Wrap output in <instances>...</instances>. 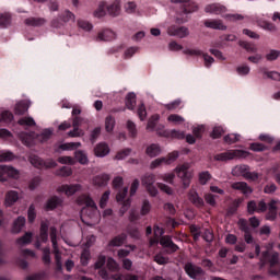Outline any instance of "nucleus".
Returning a JSON list of instances; mask_svg holds the SVG:
<instances>
[{"mask_svg": "<svg viewBox=\"0 0 280 280\" xmlns=\"http://www.w3.org/2000/svg\"><path fill=\"white\" fill-rule=\"evenodd\" d=\"M19 201V192L16 190H9L5 194L4 205L5 207H12Z\"/></svg>", "mask_w": 280, "mask_h": 280, "instance_id": "5701e85b", "label": "nucleus"}, {"mask_svg": "<svg viewBox=\"0 0 280 280\" xmlns=\"http://www.w3.org/2000/svg\"><path fill=\"white\" fill-rule=\"evenodd\" d=\"M260 27H264V30H268L269 32H276L277 25L275 23H271L270 21H262L260 23Z\"/></svg>", "mask_w": 280, "mask_h": 280, "instance_id": "e2e57ef3", "label": "nucleus"}, {"mask_svg": "<svg viewBox=\"0 0 280 280\" xmlns=\"http://www.w3.org/2000/svg\"><path fill=\"white\" fill-rule=\"evenodd\" d=\"M97 38L100 40H113V38H116V34L113 30H103L102 32H98Z\"/></svg>", "mask_w": 280, "mask_h": 280, "instance_id": "72a5a7b5", "label": "nucleus"}, {"mask_svg": "<svg viewBox=\"0 0 280 280\" xmlns=\"http://www.w3.org/2000/svg\"><path fill=\"white\" fill-rule=\"evenodd\" d=\"M241 139V135H237L235 132H231L229 135H225L224 137V141H226V143H236V141H240Z\"/></svg>", "mask_w": 280, "mask_h": 280, "instance_id": "49530a36", "label": "nucleus"}, {"mask_svg": "<svg viewBox=\"0 0 280 280\" xmlns=\"http://www.w3.org/2000/svg\"><path fill=\"white\" fill-rule=\"evenodd\" d=\"M206 12H210L211 14H222L226 11L225 5H222L221 3H209L205 8Z\"/></svg>", "mask_w": 280, "mask_h": 280, "instance_id": "4be33fe9", "label": "nucleus"}, {"mask_svg": "<svg viewBox=\"0 0 280 280\" xmlns=\"http://www.w3.org/2000/svg\"><path fill=\"white\" fill-rule=\"evenodd\" d=\"M242 201L241 199H235V201H233V203L229 207V214H236L240 206H241Z\"/></svg>", "mask_w": 280, "mask_h": 280, "instance_id": "6e6d98bb", "label": "nucleus"}, {"mask_svg": "<svg viewBox=\"0 0 280 280\" xmlns=\"http://www.w3.org/2000/svg\"><path fill=\"white\" fill-rule=\"evenodd\" d=\"M210 179H212V175L209 171H202V173H199V184L201 186H206Z\"/></svg>", "mask_w": 280, "mask_h": 280, "instance_id": "58836bf2", "label": "nucleus"}, {"mask_svg": "<svg viewBox=\"0 0 280 280\" xmlns=\"http://www.w3.org/2000/svg\"><path fill=\"white\" fill-rule=\"evenodd\" d=\"M233 173L234 175H242L245 179H250L252 182H257L259 179L258 173H250L249 166H246V164L235 166Z\"/></svg>", "mask_w": 280, "mask_h": 280, "instance_id": "f8f14e48", "label": "nucleus"}, {"mask_svg": "<svg viewBox=\"0 0 280 280\" xmlns=\"http://www.w3.org/2000/svg\"><path fill=\"white\" fill-rule=\"evenodd\" d=\"M62 205V199L58 196L50 197L46 202V211H54Z\"/></svg>", "mask_w": 280, "mask_h": 280, "instance_id": "bb28decb", "label": "nucleus"}, {"mask_svg": "<svg viewBox=\"0 0 280 280\" xmlns=\"http://www.w3.org/2000/svg\"><path fill=\"white\" fill-rule=\"evenodd\" d=\"M128 192H129V188L126 187L122 190H120L119 192H117V195H116V200L118 202L122 203V206L119 210L121 217H124V214H126V212H128L129 208L131 207V199H126Z\"/></svg>", "mask_w": 280, "mask_h": 280, "instance_id": "9d476101", "label": "nucleus"}, {"mask_svg": "<svg viewBox=\"0 0 280 280\" xmlns=\"http://www.w3.org/2000/svg\"><path fill=\"white\" fill-rule=\"evenodd\" d=\"M267 214H266V219L267 221H276L277 217H278V206H277V201L275 199H272L268 206H267Z\"/></svg>", "mask_w": 280, "mask_h": 280, "instance_id": "a211bd4d", "label": "nucleus"}, {"mask_svg": "<svg viewBox=\"0 0 280 280\" xmlns=\"http://www.w3.org/2000/svg\"><path fill=\"white\" fill-rule=\"evenodd\" d=\"M106 8H107V3H105V1H102L98 4V8L94 11V16H97V18L105 16Z\"/></svg>", "mask_w": 280, "mask_h": 280, "instance_id": "79ce46f5", "label": "nucleus"}, {"mask_svg": "<svg viewBox=\"0 0 280 280\" xmlns=\"http://www.w3.org/2000/svg\"><path fill=\"white\" fill-rule=\"evenodd\" d=\"M18 124L20 126H28L30 128H32V126H36V121L32 117L20 118Z\"/></svg>", "mask_w": 280, "mask_h": 280, "instance_id": "37998d69", "label": "nucleus"}, {"mask_svg": "<svg viewBox=\"0 0 280 280\" xmlns=\"http://www.w3.org/2000/svg\"><path fill=\"white\" fill-rule=\"evenodd\" d=\"M12 23V15L10 13H0V27L4 30Z\"/></svg>", "mask_w": 280, "mask_h": 280, "instance_id": "e433bc0d", "label": "nucleus"}, {"mask_svg": "<svg viewBox=\"0 0 280 280\" xmlns=\"http://www.w3.org/2000/svg\"><path fill=\"white\" fill-rule=\"evenodd\" d=\"M57 176H71V167L70 166H63L60 170L57 171Z\"/></svg>", "mask_w": 280, "mask_h": 280, "instance_id": "338daca9", "label": "nucleus"}, {"mask_svg": "<svg viewBox=\"0 0 280 280\" xmlns=\"http://www.w3.org/2000/svg\"><path fill=\"white\" fill-rule=\"evenodd\" d=\"M51 252L48 247H45L43 249V261L46 266H49L51 264Z\"/></svg>", "mask_w": 280, "mask_h": 280, "instance_id": "603ef678", "label": "nucleus"}, {"mask_svg": "<svg viewBox=\"0 0 280 280\" xmlns=\"http://www.w3.org/2000/svg\"><path fill=\"white\" fill-rule=\"evenodd\" d=\"M109 197H110V190H106L100 199V208L102 209L106 208L109 201Z\"/></svg>", "mask_w": 280, "mask_h": 280, "instance_id": "09e8293b", "label": "nucleus"}, {"mask_svg": "<svg viewBox=\"0 0 280 280\" xmlns=\"http://www.w3.org/2000/svg\"><path fill=\"white\" fill-rule=\"evenodd\" d=\"M27 218H28L30 224H33L34 220H36V207L34 206V203H32L28 207Z\"/></svg>", "mask_w": 280, "mask_h": 280, "instance_id": "de8ad7c7", "label": "nucleus"}, {"mask_svg": "<svg viewBox=\"0 0 280 280\" xmlns=\"http://www.w3.org/2000/svg\"><path fill=\"white\" fill-rule=\"evenodd\" d=\"M136 104H137V95L135 92H129L126 95V106L127 108H129L130 110H133L136 108Z\"/></svg>", "mask_w": 280, "mask_h": 280, "instance_id": "2f4dec72", "label": "nucleus"}, {"mask_svg": "<svg viewBox=\"0 0 280 280\" xmlns=\"http://www.w3.org/2000/svg\"><path fill=\"white\" fill-rule=\"evenodd\" d=\"M101 277L103 280H124L119 273H109L107 269H103L100 271Z\"/></svg>", "mask_w": 280, "mask_h": 280, "instance_id": "f704fd0d", "label": "nucleus"}, {"mask_svg": "<svg viewBox=\"0 0 280 280\" xmlns=\"http://www.w3.org/2000/svg\"><path fill=\"white\" fill-rule=\"evenodd\" d=\"M279 261L280 258L278 252L271 253L267 249L266 252H262V255L260 256V267L269 265V275L277 276L278 278H280V269L277 268Z\"/></svg>", "mask_w": 280, "mask_h": 280, "instance_id": "f257e3e1", "label": "nucleus"}, {"mask_svg": "<svg viewBox=\"0 0 280 280\" xmlns=\"http://www.w3.org/2000/svg\"><path fill=\"white\" fill-rule=\"evenodd\" d=\"M80 113H82L81 106H72V115H74L72 119V137H80L81 135H84V130L80 128V126L86 124L88 119H85V117H81Z\"/></svg>", "mask_w": 280, "mask_h": 280, "instance_id": "7ed1b4c3", "label": "nucleus"}, {"mask_svg": "<svg viewBox=\"0 0 280 280\" xmlns=\"http://www.w3.org/2000/svg\"><path fill=\"white\" fill-rule=\"evenodd\" d=\"M173 3H179L180 10L177 12L176 23H186L188 21L187 14L198 10L197 3L190 0H172Z\"/></svg>", "mask_w": 280, "mask_h": 280, "instance_id": "f03ea898", "label": "nucleus"}, {"mask_svg": "<svg viewBox=\"0 0 280 280\" xmlns=\"http://www.w3.org/2000/svg\"><path fill=\"white\" fill-rule=\"evenodd\" d=\"M32 237H34L32 232H25L23 236L16 240L18 246H27V244H32Z\"/></svg>", "mask_w": 280, "mask_h": 280, "instance_id": "473e14b6", "label": "nucleus"}, {"mask_svg": "<svg viewBox=\"0 0 280 280\" xmlns=\"http://www.w3.org/2000/svg\"><path fill=\"white\" fill-rule=\"evenodd\" d=\"M94 152L96 156H106V154H109L110 149L106 142H100L94 149Z\"/></svg>", "mask_w": 280, "mask_h": 280, "instance_id": "cd10ccee", "label": "nucleus"}, {"mask_svg": "<svg viewBox=\"0 0 280 280\" xmlns=\"http://www.w3.org/2000/svg\"><path fill=\"white\" fill-rule=\"evenodd\" d=\"M75 161H79V163H82L85 165V163H89V158L84 151H75L74 153Z\"/></svg>", "mask_w": 280, "mask_h": 280, "instance_id": "a19ab883", "label": "nucleus"}, {"mask_svg": "<svg viewBox=\"0 0 280 280\" xmlns=\"http://www.w3.org/2000/svg\"><path fill=\"white\" fill-rule=\"evenodd\" d=\"M107 12L112 16H117L120 12V3L119 1H114V3H110V5H107Z\"/></svg>", "mask_w": 280, "mask_h": 280, "instance_id": "4c0bfd02", "label": "nucleus"}, {"mask_svg": "<svg viewBox=\"0 0 280 280\" xmlns=\"http://www.w3.org/2000/svg\"><path fill=\"white\" fill-rule=\"evenodd\" d=\"M248 151H241V149H235L234 151H225V153H218L214 155L215 161H231V159H243V156H248Z\"/></svg>", "mask_w": 280, "mask_h": 280, "instance_id": "39448f33", "label": "nucleus"}, {"mask_svg": "<svg viewBox=\"0 0 280 280\" xmlns=\"http://www.w3.org/2000/svg\"><path fill=\"white\" fill-rule=\"evenodd\" d=\"M116 119L113 117V115H107L105 118V129L107 132H112L115 128Z\"/></svg>", "mask_w": 280, "mask_h": 280, "instance_id": "ea45409f", "label": "nucleus"}, {"mask_svg": "<svg viewBox=\"0 0 280 280\" xmlns=\"http://www.w3.org/2000/svg\"><path fill=\"white\" fill-rule=\"evenodd\" d=\"M78 25H79V27H81L82 30H85V31H90L93 27V24L90 23V21H85L84 19H79Z\"/></svg>", "mask_w": 280, "mask_h": 280, "instance_id": "680f3d73", "label": "nucleus"}, {"mask_svg": "<svg viewBox=\"0 0 280 280\" xmlns=\"http://www.w3.org/2000/svg\"><path fill=\"white\" fill-rule=\"evenodd\" d=\"M127 238H128V234L126 233L118 234V236H114V238L109 241L108 245L109 247H121L124 243H126Z\"/></svg>", "mask_w": 280, "mask_h": 280, "instance_id": "b1692460", "label": "nucleus"}, {"mask_svg": "<svg viewBox=\"0 0 280 280\" xmlns=\"http://www.w3.org/2000/svg\"><path fill=\"white\" fill-rule=\"evenodd\" d=\"M151 210H152V206H151L150 201H148V199H145L142 203L141 215L145 217L147 214H150Z\"/></svg>", "mask_w": 280, "mask_h": 280, "instance_id": "4d7b16f0", "label": "nucleus"}, {"mask_svg": "<svg viewBox=\"0 0 280 280\" xmlns=\"http://www.w3.org/2000/svg\"><path fill=\"white\" fill-rule=\"evenodd\" d=\"M101 132H102L101 126H96L95 128H93L90 135L91 143H95V141H97V137H100Z\"/></svg>", "mask_w": 280, "mask_h": 280, "instance_id": "3c124183", "label": "nucleus"}, {"mask_svg": "<svg viewBox=\"0 0 280 280\" xmlns=\"http://www.w3.org/2000/svg\"><path fill=\"white\" fill-rule=\"evenodd\" d=\"M177 177L182 179L184 188H188L190 186L191 173L189 172L188 164H182V166H177L176 168Z\"/></svg>", "mask_w": 280, "mask_h": 280, "instance_id": "9b49d317", "label": "nucleus"}, {"mask_svg": "<svg viewBox=\"0 0 280 280\" xmlns=\"http://www.w3.org/2000/svg\"><path fill=\"white\" fill-rule=\"evenodd\" d=\"M268 205L262 199L261 201H248L247 203V212L248 214H255L257 212L258 214H261L262 212H267Z\"/></svg>", "mask_w": 280, "mask_h": 280, "instance_id": "ddd939ff", "label": "nucleus"}, {"mask_svg": "<svg viewBox=\"0 0 280 280\" xmlns=\"http://www.w3.org/2000/svg\"><path fill=\"white\" fill-rule=\"evenodd\" d=\"M184 54H188L189 56H203L206 67H211L214 62L213 56L205 54L201 49H184Z\"/></svg>", "mask_w": 280, "mask_h": 280, "instance_id": "2eb2a0df", "label": "nucleus"}, {"mask_svg": "<svg viewBox=\"0 0 280 280\" xmlns=\"http://www.w3.org/2000/svg\"><path fill=\"white\" fill-rule=\"evenodd\" d=\"M50 241L52 244V250L55 255V261L57 264V269L62 270V257L60 256V249L58 248V230L54 226L50 228Z\"/></svg>", "mask_w": 280, "mask_h": 280, "instance_id": "20e7f679", "label": "nucleus"}, {"mask_svg": "<svg viewBox=\"0 0 280 280\" xmlns=\"http://www.w3.org/2000/svg\"><path fill=\"white\" fill-rule=\"evenodd\" d=\"M21 173L13 166L0 165V183L8 180V178L19 179Z\"/></svg>", "mask_w": 280, "mask_h": 280, "instance_id": "423d86ee", "label": "nucleus"}, {"mask_svg": "<svg viewBox=\"0 0 280 280\" xmlns=\"http://www.w3.org/2000/svg\"><path fill=\"white\" fill-rule=\"evenodd\" d=\"M25 217H18V219H15L13 222L12 233H21V231H23V228L25 226Z\"/></svg>", "mask_w": 280, "mask_h": 280, "instance_id": "c85d7f7f", "label": "nucleus"}, {"mask_svg": "<svg viewBox=\"0 0 280 280\" xmlns=\"http://www.w3.org/2000/svg\"><path fill=\"white\" fill-rule=\"evenodd\" d=\"M225 132L223 126H214L212 132H211V137L213 139H219V137H222V135Z\"/></svg>", "mask_w": 280, "mask_h": 280, "instance_id": "864d4df0", "label": "nucleus"}, {"mask_svg": "<svg viewBox=\"0 0 280 280\" xmlns=\"http://www.w3.org/2000/svg\"><path fill=\"white\" fill-rule=\"evenodd\" d=\"M160 152L161 149L159 144H151L150 147L147 148V154H149V156H158Z\"/></svg>", "mask_w": 280, "mask_h": 280, "instance_id": "a18cd8bd", "label": "nucleus"}, {"mask_svg": "<svg viewBox=\"0 0 280 280\" xmlns=\"http://www.w3.org/2000/svg\"><path fill=\"white\" fill-rule=\"evenodd\" d=\"M24 23L28 27H43L47 23V20L45 18H27L24 20Z\"/></svg>", "mask_w": 280, "mask_h": 280, "instance_id": "412c9836", "label": "nucleus"}, {"mask_svg": "<svg viewBox=\"0 0 280 280\" xmlns=\"http://www.w3.org/2000/svg\"><path fill=\"white\" fill-rule=\"evenodd\" d=\"M90 258H91V254L89 249H83L81 254V264L83 265V267H86V265H89Z\"/></svg>", "mask_w": 280, "mask_h": 280, "instance_id": "052dcab7", "label": "nucleus"}, {"mask_svg": "<svg viewBox=\"0 0 280 280\" xmlns=\"http://www.w3.org/2000/svg\"><path fill=\"white\" fill-rule=\"evenodd\" d=\"M205 25L206 27H211L212 30H226V25H224L223 21L217 19H207L205 21Z\"/></svg>", "mask_w": 280, "mask_h": 280, "instance_id": "a878e982", "label": "nucleus"}, {"mask_svg": "<svg viewBox=\"0 0 280 280\" xmlns=\"http://www.w3.org/2000/svg\"><path fill=\"white\" fill-rule=\"evenodd\" d=\"M179 153L178 151H173V153H170L167 155V158H158V160H154L151 163V167H159V165H161V163H172V161H176V159H178Z\"/></svg>", "mask_w": 280, "mask_h": 280, "instance_id": "f3484780", "label": "nucleus"}, {"mask_svg": "<svg viewBox=\"0 0 280 280\" xmlns=\"http://www.w3.org/2000/svg\"><path fill=\"white\" fill-rule=\"evenodd\" d=\"M184 269L187 276L192 280H201L202 276L206 273L202 267H198L194 265V262H186Z\"/></svg>", "mask_w": 280, "mask_h": 280, "instance_id": "1a4fd4ad", "label": "nucleus"}, {"mask_svg": "<svg viewBox=\"0 0 280 280\" xmlns=\"http://www.w3.org/2000/svg\"><path fill=\"white\" fill-rule=\"evenodd\" d=\"M160 245L166 248L168 254H175L179 249L178 245L172 241V236H162V238H160Z\"/></svg>", "mask_w": 280, "mask_h": 280, "instance_id": "dca6fc26", "label": "nucleus"}, {"mask_svg": "<svg viewBox=\"0 0 280 280\" xmlns=\"http://www.w3.org/2000/svg\"><path fill=\"white\" fill-rule=\"evenodd\" d=\"M127 128H128V131L131 137H137L138 130H137V125L135 124V121H132L131 119H128Z\"/></svg>", "mask_w": 280, "mask_h": 280, "instance_id": "8fccbe9b", "label": "nucleus"}, {"mask_svg": "<svg viewBox=\"0 0 280 280\" xmlns=\"http://www.w3.org/2000/svg\"><path fill=\"white\" fill-rule=\"evenodd\" d=\"M126 231L131 238H136V240L141 238V232L139 228H136V225H127Z\"/></svg>", "mask_w": 280, "mask_h": 280, "instance_id": "c9c22d12", "label": "nucleus"}, {"mask_svg": "<svg viewBox=\"0 0 280 280\" xmlns=\"http://www.w3.org/2000/svg\"><path fill=\"white\" fill-rule=\"evenodd\" d=\"M1 121H4V124H10L14 119V114H12L10 110H4L0 115Z\"/></svg>", "mask_w": 280, "mask_h": 280, "instance_id": "c03bdc74", "label": "nucleus"}, {"mask_svg": "<svg viewBox=\"0 0 280 280\" xmlns=\"http://www.w3.org/2000/svg\"><path fill=\"white\" fill-rule=\"evenodd\" d=\"M109 179H110L109 175H106V174L97 175L96 177L93 178V184L94 186H97V187L107 186Z\"/></svg>", "mask_w": 280, "mask_h": 280, "instance_id": "7c9ffc66", "label": "nucleus"}, {"mask_svg": "<svg viewBox=\"0 0 280 280\" xmlns=\"http://www.w3.org/2000/svg\"><path fill=\"white\" fill-rule=\"evenodd\" d=\"M167 119L168 121H174L175 124H180L182 121H185L184 117L176 113H172L171 115H168Z\"/></svg>", "mask_w": 280, "mask_h": 280, "instance_id": "0e129e2a", "label": "nucleus"}, {"mask_svg": "<svg viewBox=\"0 0 280 280\" xmlns=\"http://www.w3.org/2000/svg\"><path fill=\"white\" fill-rule=\"evenodd\" d=\"M188 199L196 208H205V200L198 195L197 190H189Z\"/></svg>", "mask_w": 280, "mask_h": 280, "instance_id": "6ab92c4d", "label": "nucleus"}, {"mask_svg": "<svg viewBox=\"0 0 280 280\" xmlns=\"http://www.w3.org/2000/svg\"><path fill=\"white\" fill-rule=\"evenodd\" d=\"M159 119H160V115H152V117H150V119L148 120L147 128L154 130V128H156V124Z\"/></svg>", "mask_w": 280, "mask_h": 280, "instance_id": "13d9d810", "label": "nucleus"}, {"mask_svg": "<svg viewBox=\"0 0 280 280\" xmlns=\"http://www.w3.org/2000/svg\"><path fill=\"white\" fill-rule=\"evenodd\" d=\"M30 110V102L20 101L15 105V115H25Z\"/></svg>", "mask_w": 280, "mask_h": 280, "instance_id": "c756f323", "label": "nucleus"}, {"mask_svg": "<svg viewBox=\"0 0 280 280\" xmlns=\"http://www.w3.org/2000/svg\"><path fill=\"white\" fill-rule=\"evenodd\" d=\"M233 190H240L243 195H252L253 188L246 182H235L232 184Z\"/></svg>", "mask_w": 280, "mask_h": 280, "instance_id": "aec40b11", "label": "nucleus"}, {"mask_svg": "<svg viewBox=\"0 0 280 280\" xmlns=\"http://www.w3.org/2000/svg\"><path fill=\"white\" fill-rule=\"evenodd\" d=\"M39 238L44 244L49 240V223L45 221L40 222Z\"/></svg>", "mask_w": 280, "mask_h": 280, "instance_id": "393cba45", "label": "nucleus"}, {"mask_svg": "<svg viewBox=\"0 0 280 280\" xmlns=\"http://www.w3.org/2000/svg\"><path fill=\"white\" fill-rule=\"evenodd\" d=\"M141 182L142 185L147 188L149 195H151V197H156V195H159V190L154 186L156 182L155 175L147 173L145 175H143Z\"/></svg>", "mask_w": 280, "mask_h": 280, "instance_id": "0eeeda50", "label": "nucleus"}, {"mask_svg": "<svg viewBox=\"0 0 280 280\" xmlns=\"http://www.w3.org/2000/svg\"><path fill=\"white\" fill-rule=\"evenodd\" d=\"M238 45H241V47H244V49H246L247 51H257V47H255V45L248 43L247 40H240Z\"/></svg>", "mask_w": 280, "mask_h": 280, "instance_id": "bf43d9fd", "label": "nucleus"}, {"mask_svg": "<svg viewBox=\"0 0 280 280\" xmlns=\"http://www.w3.org/2000/svg\"><path fill=\"white\" fill-rule=\"evenodd\" d=\"M83 201L88 208H91V210H94V211L97 210V206L94 199H92V197H84Z\"/></svg>", "mask_w": 280, "mask_h": 280, "instance_id": "69168bd1", "label": "nucleus"}, {"mask_svg": "<svg viewBox=\"0 0 280 280\" xmlns=\"http://www.w3.org/2000/svg\"><path fill=\"white\" fill-rule=\"evenodd\" d=\"M137 114H138V116H139V118L141 120L145 119V117L148 115V110L145 108V104L144 103L139 104L138 109H137Z\"/></svg>", "mask_w": 280, "mask_h": 280, "instance_id": "5fc2aeb1", "label": "nucleus"}, {"mask_svg": "<svg viewBox=\"0 0 280 280\" xmlns=\"http://www.w3.org/2000/svg\"><path fill=\"white\" fill-rule=\"evenodd\" d=\"M30 163L34 165V167H37L38 170H43L44 167L46 170H51L52 167H56L58 165L56 161L54 160H46L44 161L38 155H31L30 156Z\"/></svg>", "mask_w": 280, "mask_h": 280, "instance_id": "6e6552de", "label": "nucleus"}, {"mask_svg": "<svg viewBox=\"0 0 280 280\" xmlns=\"http://www.w3.org/2000/svg\"><path fill=\"white\" fill-rule=\"evenodd\" d=\"M280 56L279 49H271L269 54H267V60H277Z\"/></svg>", "mask_w": 280, "mask_h": 280, "instance_id": "774afa93", "label": "nucleus"}, {"mask_svg": "<svg viewBox=\"0 0 280 280\" xmlns=\"http://www.w3.org/2000/svg\"><path fill=\"white\" fill-rule=\"evenodd\" d=\"M167 33L171 36H178L179 38H185L189 34V30L185 25H170V27H167Z\"/></svg>", "mask_w": 280, "mask_h": 280, "instance_id": "4468645a", "label": "nucleus"}]
</instances>
